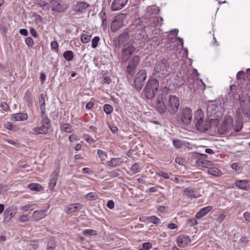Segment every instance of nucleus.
Here are the masks:
<instances>
[{
	"mask_svg": "<svg viewBox=\"0 0 250 250\" xmlns=\"http://www.w3.org/2000/svg\"><path fill=\"white\" fill-rule=\"evenodd\" d=\"M193 122L196 128L202 132L206 131L210 126L209 122L205 118L204 112L201 109L194 112Z\"/></svg>",
	"mask_w": 250,
	"mask_h": 250,
	"instance_id": "obj_1",
	"label": "nucleus"
},
{
	"mask_svg": "<svg viewBox=\"0 0 250 250\" xmlns=\"http://www.w3.org/2000/svg\"><path fill=\"white\" fill-rule=\"evenodd\" d=\"M170 74V67L168 60L163 59L158 61L154 67L153 75L156 77L165 78Z\"/></svg>",
	"mask_w": 250,
	"mask_h": 250,
	"instance_id": "obj_2",
	"label": "nucleus"
},
{
	"mask_svg": "<svg viewBox=\"0 0 250 250\" xmlns=\"http://www.w3.org/2000/svg\"><path fill=\"white\" fill-rule=\"evenodd\" d=\"M159 86V82L157 80H149L144 90L146 97L147 99H153L157 93Z\"/></svg>",
	"mask_w": 250,
	"mask_h": 250,
	"instance_id": "obj_3",
	"label": "nucleus"
},
{
	"mask_svg": "<svg viewBox=\"0 0 250 250\" xmlns=\"http://www.w3.org/2000/svg\"><path fill=\"white\" fill-rule=\"evenodd\" d=\"M179 105V98L175 95H170L167 103V111L170 114L174 115L178 110Z\"/></svg>",
	"mask_w": 250,
	"mask_h": 250,
	"instance_id": "obj_4",
	"label": "nucleus"
},
{
	"mask_svg": "<svg viewBox=\"0 0 250 250\" xmlns=\"http://www.w3.org/2000/svg\"><path fill=\"white\" fill-rule=\"evenodd\" d=\"M180 120L185 125H189L192 121V110L189 107L183 108L180 114Z\"/></svg>",
	"mask_w": 250,
	"mask_h": 250,
	"instance_id": "obj_5",
	"label": "nucleus"
},
{
	"mask_svg": "<svg viewBox=\"0 0 250 250\" xmlns=\"http://www.w3.org/2000/svg\"><path fill=\"white\" fill-rule=\"evenodd\" d=\"M134 38L139 45L142 47L149 41V38L146 31L143 29L136 31Z\"/></svg>",
	"mask_w": 250,
	"mask_h": 250,
	"instance_id": "obj_6",
	"label": "nucleus"
},
{
	"mask_svg": "<svg viewBox=\"0 0 250 250\" xmlns=\"http://www.w3.org/2000/svg\"><path fill=\"white\" fill-rule=\"evenodd\" d=\"M146 78V73L145 70L142 69L137 73L134 83L136 89L138 91L142 89L144 83L145 81Z\"/></svg>",
	"mask_w": 250,
	"mask_h": 250,
	"instance_id": "obj_7",
	"label": "nucleus"
},
{
	"mask_svg": "<svg viewBox=\"0 0 250 250\" xmlns=\"http://www.w3.org/2000/svg\"><path fill=\"white\" fill-rule=\"evenodd\" d=\"M140 62V57L138 55H135L129 60L127 68V72L130 75H133L134 74L135 70L137 67Z\"/></svg>",
	"mask_w": 250,
	"mask_h": 250,
	"instance_id": "obj_8",
	"label": "nucleus"
},
{
	"mask_svg": "<svg viewBox=\"0 0 250 250\" xmlns=\"http://www.w3.org/2000/svg\"><path fill=\"white\" fill-rule=\"evenodd\" d=\"M165 96L163 94H159L156 101V109L160 113H164L167 111V105H165L164 99Z\"/></svg>",
	"mask_w": 250,
	"mask_h": 250,
	"instance_id": "obj_9",
	"label": "nucleus"
},
{
	"mask_svg": "<svg viewBox=\"0 0 250 250\" xmlns=\"http://www.w3.org/2000/svg\"><path fill=\"white\" fill-rule=\"evenodd\" d=\"M219 107L214 104H208L207 108L208 115L212 117L213 119L220 117L221 115V112L219 111Z\"/></svg>",
	"mask_w": 250,
	"mask_h": 250,
	"instance_id": "obj_10",
	"label": "nucleus"
},
{
	"mask_svg": "<svg viewBox=\"0 0 250 250\" xmlns=\"http://www.w3.org/2000/svg\"><path fill=\"white\" fill-rule=\"evenodd\" d=\"M135 50L136 48L132 45L123 48L122 51V61L126 62Z\"/></svg>",
	"mask_w": 250,
	"mask_h": 250,
	"instance_id": "obj_11",
	"label": "nucleus"
},
{
	"mask_svg": "<svg viewBox=\"0 0 250 250\" xmlns=\"http://www.w3.org/2000/svg\"><path fill=\"white\" fill-rule=\"evenodd\" d=\"M128 2V0H114L111 4L112 11H116L123 9L125 7Z\"/></svg>",
	"mask_w": 250,
	"mask_h": 250,
	"instance_id": "obj_12",
	"label": "nucleus"
},
{
	"mask_svg": "<svg viewBox=\"0 0 250 250\" xmlns=\"http://www.w3.org/2000/svg\"><path fill=\"white\" fill-rule=\"evenodd\" d=\"M191 241L190 238L188 235H181L176 238V242L180 247H186Z\"/></svg>",
	"mask_w": 250,
	"mask_h": 250,
	"instance_id": "obj_13",
	"label": "nucleus"
},
{
	"mask_svg": "<svg viewBox=\"0 0 250 250\" xmlns=\"http://www.w3.org/2000/svg\"><path fill=\"white\" fill-rule=\"evenodd\" d=\"M28 119V115L24 113H17L10 115V119L12 122L23 121Z\"/></svg>",
	"mask_w": 250,
	"mask_h": 250,
	"instance_id": "obj_14",
	"label": "nucleus"
},
{
	"mask_svg": "<svg viewBox=\"0 0 250 250\" xmlns=\"http://www.w3.org/2000/svg\"><path fill=\"white\" fill-rule=\"evenodd\" d=\"M130 38L129 31L128 29H125L124 32L119 36V43L124 45L126 44Z\"/></svg>",
	"mask_w": 250,
	"mask_h": 250,
	"instance_id": "obj_15",
	"label": "nucleus"
},
{
	"mask_svg": "<svg viewBox=\"0 0 250 250\" xmlns=\"http://www.w3.org/2000/svg\"><path fill=\"white\" fill-rule=\"evenodd\" d=\"M235 184L238 188L242 189L249 190L250 189V181L246 180H237Z\"/></svg>",
	"mask_w": 250,
	"mask_h": 250,
	"instance_id": "obj_16",
	"label": "nucleus"
},
{
	"mask_svg": "<svg viewBox=\"0 0 250 250\" xmlns=\"http://www.w3.org/2000/svg\"><path fill=\"white\" fill-rule=\"evenodd\" d=\"M183 194L188 197L198 198L199 194L193 188H187L184 189Z\"/></svg>",
	"mask_w": 250,
	"mask_h": 250,
	"instance_id": "obj_17",
	"label": "nucleus"
},
{
	"mask_svg": "<svg viewBox=\"0 0 250 250\" xmlns=\"http://www.w3.org/2000/svg\"><path fill=\"white\" fill-rule=\"evenodd\" d=\"M212 209V206H207L202 208L196 214L195 218L200 219L205 216Z\"/></svg>",
	"mask_w": 250,
	"mask_h": 250,
	"instance_id": "obj_18",
	"label": "nucleus"
},
{
	"mask_svg": "<svg viewBox=\"0 0 250 250\" xmlns=\"http://www.w3.org/2000/svg\"><path fill=\"white\" fill-rule=\"evenodd\" d=\"M50 5L51 6L52 10L57 12H62L64 9L57 0H52L50 1Z\"/></svg>",
	"mask_w": 250,
	"mask_h": 250,
	"instance_id": "obj_19",
	"label": "nucleus"
},
{
	"mask_svg": "<svg viewBox=\"0 0 250 250\" xmlns=\"http://www.w3.org/2000/svg\"><path fill=\"white\" fill-rule=\"evenodd\" d=\"M46 209L36 210L33 212L32 217L36 221H38L46 216Z\"/></svg>",
	"mask_w": 250,
	"mask_h": 250,
	"instance_id": "obj_20",
	"label": "nucleus"
},
{
	"mask_svg": "<svg viewBox=\"0 0 250 250\" xmlns=\"http://www.w3.org/2000/svg\"><path fill=\"white\" fill-rule=\"evenodd\" d=\"M123 26V21L115 19L111 24V30L113 32L118 31Z\"/></svg>",
	"mask_w": 250,
	"mask_h": 250,
	"instance_id": "obj_21",
	"label": "nucleus"
},
{
	"mask_svg": "<svg viewBox=\"0 0 250 250\" xmlns=\"http://www.w3.org/2000/svg\"><path fill=\"white\" fill-rule=\"evenodd\" d=\"M89 5L85 2H80L77 3L74 7V10L78 12H83L85 11Z\"/></svg>",
	"mask_w": 250,
	"mask_h": 250,
	"instance_id": "obj_22",
	"label": "nucleus"
},
{
	"mask_svg": "<svg viewBox=\"0 0 250 250\" xmlns=\"http://www.w3.org/2000/svg\"><path fill=\"white\" fill-rule=\"evenodd\" d=\"M123 162L120 158H112L110 161L107 162V164L109 167H115L120 166Z\"/></svg>",
	"mask_w": 250,
	"mask_h": 250,
	"instance_id": "obj_23",
	"label": "nucleus"
},
{
	"mask_svg": "<svg viewBox=\"0 0 250 250\" xmlns=\"http://www.w3.org/2000/svg\"><path fill=\"white\" fill-rule=\"evenodd\" d=\"M42 114V125H45V127H47L48 129L50 128L51 127V123L50 120L48 118L45 113V111L44 112H41Z\"/></svg>",
	"mask_w": 250,
	"mask_h": 250,
	"instance_id": "obj_24",
	"label": "nucleus"
},
{
	"mask_svg": "<svg viewBox=\"0 0 250 250\" xmlns=\"http://www.w3.org/2000/svg\"><path fill=\"white\" fill-rule=\"evenodd\" d=\"M48 129L45 127V125H42L36 127L33 129V133L36 135H39L41 134H46L48 131Z\"/></svg>",
	"mask_w": 250,
	"mask_h": 250,
	"instance_id": "obj_25",
	"label": "nucleus"
},
{
	"mask_svg": "<svg viewBox=\"0 0 250 250\" xmlns=\"http://www.w3.org/2000/svg\"><path fill=\"white\" fill-rule=\"evenodd\" d=\"M80 209V204H71L66 208L65 212L69 214Z\"/></svg>",
	"mask_w": 250,
	"mask_h": 250,
	"instance_id": "obj_26",
	"label": "nucleus"
},
{
	"mask_svg": "<svg viewBox=\"0 0 250 250\" xmlns=\"http://www.w3.org/2000/svg\"><path fill=\"white\" fill-rule=\"evenodd\" d=\"M39 101L40 104L41 112L45 111V97L43 94H41L39 96Z\"/></svg>",
	"mask_w": 250,
	"mask_h": 250,
	"instance_id": "obj_27",
	"label": "nucleus"
},
{
	"mask_svg": "<svg viewBox=\"0 0 250 250\" xmlns=\"http://www.w3.org/2000/svg\"><path fill=\"white\" fill-rule=\"evenodd\" d=\"M60 128L62 131L66 133H71L72 131V126L68 123H64L61 125Z\"/></svg>",
	"mask_w": 250,
	"mask_h": 250,
	"instance_id": "obj_28",
	"label": "nucleus"
},
{
	"mask_svg": "<svg viewBox=\"0 0 250 250\" xmlns=\"http://www.w3.org/2000/svg\"><path fill=\"white\" fill-rule=\"evenodd\" d=\"M60 173V167L59 166H56L55 169L53 172L52 174L50 175V180L54 181L57 183V181L58 178V175Z\"/></svg>",
	"mask_w": 250,
	"mask_h": 250,
	"instance_id": "obj_29",
	"label": "nucleus"
},
{
	"mask_svg": "<svg viewBox=\"0 0 250 250\" xmlns=\"http://www.w3.org/2000/svg\"><path fill=\"white\" fill-rule=\"evenodd\" d=\"M63 56L67 61H71L73 59L74 53L71 50H67L64 52Z\"/></svg>",
	"mask_w": 250,
	"mask_h": 250,
	"instance_id": "obj_30",
	"label": "nucleus"
},
{
	"mask_svg": "<svg viewBox=\"0 0 250 250\" xmlns=\"http://www.w3.org/2000/svg\"><path fill=\"white\" fill-rule=\"evenodd\" d=\"M208 174L215 176H219L221 175V171L219 169L215 167L210 168L208 170Z\"/></svg>",
	"mask_w": 250,
	"mask_h": 250,
	"instance_id": "obj_31",
	"label": "nucleus"
},
{
	"mask_svg": "<svg viewBox=\"0 0 250 250\" xmlns=\"http://www.w3.org/2000/svg\"><path fill=\"white\" fill-rule=\"evenodd\" d=\"M146 221L150 223L158 225L160 222V220L159 218L155 216H151L146 218Z\"/></svg>",
	"mask_w": 250,
	"mask_h": 250,
	"instance_id": "obj_32",
	"label": "nucleus"
},
{
	"mask_svg": "<svg viewBox=\"0 0 250 250\" xmlns=\"http://www.w3.org/2000/svg\"><path fill=\"white\" fill-rule=\"evenodd\" d=\"M196 163L199 166L207 167L210 165V162L206 160L199 159L196 161Z\"/></svg>",
	"mask_w": 250,
	"mask_h": 250,
	"instance_id": "obj_33",
	"label": "nucleus"
},
{
	"mask_svg": "<svg viewBox=\"0 0 250 250\" xmlns=\"http://www.w3.org/2000/svg\"><path fill=\"white\" fill-rule=\"evenodd\" d=\"M85 198L88 201H94L98 199V196L95 192H89L85 195Z\"/></svg>",
	"mask_w": 250,
	"mask_h": 250,
	"instance_id": "obj_34",
	"label": "nucleus"
},
{
	"mask_svg": "<svg viewBox=\"0 0 250 250\" xmlns=\"http://www.w3.org/2000/svg\"><path fill=\"white\" fill-rule=\"evenodd\" d=\"M243 123L241 120H236L235 124L233 125L234 129L236 132H239L243 127Z\"/></svg>",
	"mask_w": 250,
	"mask_h": 250,
	"instance_id": "obj_35",
	"label": "nucleus"
},
{
	"mask_svg": "<svg viewBox=\"0 0 250 250\" xmlns=\"http://www.w3.org/2000/svg\"><path fill=\"white\" fill-rule=\"evenodd\" d=\"M100 17L102 19V27L103 29H105L107 26V20L105 13L104 12H101L100 13Z\"/></svg>",
	"mask_w": 250,
	"mask_h": 250,
	"instance_id": "obj_36",
	"label": "nucleus"
},
{
	"mask_svg": "<svg viewBox=\"0 0 250 250\" xmlns=\"http://www.w3.org/2000/svg\"><path fill=\"white\" fill-rule=\"evenodd\" d=\"M56 246V242L53 240H50L47 244V250H55Z\"/></svg>",
	"mask_w": 250,
	"mask_h": 250,
	"instance_id": "obj_37",
	"label": "nucleus"
},
{
	"mask_svg": "<svg viewBox=\"0 0 250 250\" xmlns=\"http://www.w3.org/2000/svg\"><path fill=\"white\" fill-rule=\"evenodd\" d=\"M42 191L43 190V188L39 184L32 183V191Z\"/></svg>",
	"mask_w": 250,
	"mask_h": 250,
	"instance_id": "obj_38",
	"label": "nucleus"
},
{
	"mask_svg": "<svg viewBox=\"0 0 250 250\" xmlns=\"http://www.w3.org/2000/svg\"><path fill=\"white\" fill-rule=\"evenodd\" d=\"M83 234L85 236H93L97 234L96 231L93 229H85L83 231Z\"/></svg>",
	"mask_w": 250,
	"mask_h": 250,
	"instance_id": "obj_39",
	"label": "nucleus"
},
{
	"mask_svg": "<svg viewBox=\"0 0 250 250\" xmlns=\"http://www.w3.org/2000/svg\"><path fill=\"white\" fill-rule=\"evenodd\" d=\"M91 37V35H88L85 34H83L81 37V41L84 43H87L90 40Z\"/></svg>",
	"mask_w": 250,
	"mask_h": 250,
	"instance_id": "obj_40",
	"label": "nucleus"
},
{
	"mask_svg": "<svg viewBox=\"0 0 250 250\" xmlns=\"http://www.w3.org/2000/svg\"><path fill=\"white\" fill-rule=\"evenodd\" d=\"M130 170L134 173H136L140 171L141 168L139 167V165L137 163L134 164L130 168Z\"/></svg>",
	"mask_w": 250,
	"mask_h": 250,
	"instance_id": "obj_41",
	"label": "nucleus"
},
{
	"mask_svg": "<svg viewBox=\"0 0 250 250\" xmlns=\"http://www.w3.org/2000/svg\"><path fill=\"white\" fill-rule=\"evenodd\" d=\"M3 126L5 128L10 130H12L16 128V125H13L9 122H6L4 123Z\"/></svg>",
	"mask_w": 250,
	"mask_h": 250,
	"instance_id": "obj_42",
	"label": "nucleus"
},
{
	"mask_svg": "<svg viewBox=\"0 0 250 250\" xmlns=\"http://www.w3.org/2000/svg\"><path fill=\"white\" fill-rule=\"evenodd\" d=\"M104 110L106 114H109L112 112L113 108L110 105L108 104H105L104 106Z\"/></svg>",
	"mask_w": 250,
	"mask_h": 250,
	"instance_id": "obj_43",
	"label": "nucleus"
},
{
	"mask_svg": "<svg viewBox=\"0 0 250 250\" xmlns=\"http://www.w3.org/2000/svg\"><path fill=\"white\" fill-rule=\"evenodd\" d=\"M100 41V38L98 36H96L94 37L92 39V47L93 48H96L98 44V42Z\"/></svg>",
	"mask_w": 250,
	"mask_h": 250,
	"instance_id": "obj_44",
	"label": "nucleus"
},
{
	"mask_svg": "<svg viewBox=\"0 0 250 250\" xmlns=\"http://www.w3.org/2000/svg\"><path fill=\"white\" fill-rule=\"evenodd\" d=\"M173 144L176 148H181L183 145L182 142L177 139L173 141Z\"/></svg>",
	"mask_w": 250,
	"mask_h": 250,
	"instance_id": "obj_45",
	"label": "nucleus"
},
{
	"mask_svg": "<svg viewBox=\"0 0 250 250\" xmlns=\"http://www.w3.org/2000/svg\"><path fill=\"white\" fill-rule=\"evenodd\" d=\"M5 217H9V219L14 217V214L11 209H6L4 212Z\"/></svg>",
	"mask_w": 250,
	"mask_h": 250,
	"instance_id": "obj_46",
	"label": "nucleus"
},
{
	"mask_svg": "<svg viewBox=\"0 0 250 250\" xmlns=\"http://www.w3.org/2000/svg\"><path fill=\"white\" fill-rule=\"evenodd\" d=\"M97 153L102 160H104L105 157H106L107 156V153L105 151H103L100 149L98 150Z\"/></svg>",
	"mask_w": 250,
	"mask_h": 250,
	"instance_id": "obj_47",
	"label": "nucleus"
},
{
	"mask_svg": "<svg viewBox=\"0 0 250 250\" xmlns=\"http://www.w3.org/2000/svg\"><path fill=\"white\" fill-rule=\"evenodd\" d=\"M157 174L158 176L162 177L166 179H168L169 178V175L167 173L163 171H159L157 173Z\"/></svg>",
	"mask_w": 250,
	"mask_h": 250,
	"instance_id": "obj_48",
	"label": "nucleus"
},
{
	"mask_svg": "<svg viewBox=\"0 0 250 250\" xmlns=\"http://www.w3.org/2000/svg\"><path fill=\"white\" fill-rule=\"evenodd\" d=\"M51 47L52 49L54 50L56 52L58 51V43L56 41H52L51 42Z\"/></svg>",
	"mask_w": 250,
	"mask_h": 250,
	"instance_id": "obj_49",
	"label": "nucleus"
},
{
	"mask_svg": "<svg viewBox=\"0 0 250 250\" xmlns=\"http://www.w3.org/2000/svg\"><path fill=\"white\" fill-rule=\"evenodd\" d=\"M35 4H38L41 7L44 6L46 5V3L41 0H32V2Z\"/></svg>",
	"mask_w": 250,
	"mask_h": 250,
	"instance_id": "obj_50",
	"label": "nucleus"
},
{
	"mask_svg": "<svg viewBox=\"0 0 250 250\" xmlns=\"http://www.w3.org/2000/svg\"><path fill=\"white\" fill-rule=\"evenodd\" d=\"M0 107L5 111H7L9 109V107L8 104L5 102H2L0 104Z\"/></svg>",
	"mask_w": 250,
	"mask_h": 250,
	"instance_id": "obj_51",
	"label": "nucleus"
},
{
	"mask_svg": "<svg viewBox=\"0 0 250 250\" xmlns=\"http://www.w3.org/2000/svg\"><path fill=\"white\" fill-rule=\"evenodd\" d=\"M175 162H176V163L181 166H184L185 163V161L184 160V159L180 157L176 158Z\"/></svg>",
	"mask_w": 250,
	"mask_h": 250,
	"instance_id": "obj_52",
	"label": "nucleus"
},
{
	"mask_svg": "<svg viewBox=\"0 0 250 250\" xmlns=\"http://www.w3.org/2000/svg\"><path fill=\"white\" fill-rule=\"evenodd\" d=\"M150 11H153L152 14H156L159 12V9L158 7L155 6H153L151 7L148 8L147 9V11L150 12Z\"/></svg>",
	"mask_w": 250,
	"mask_h": 250,
	"instance_id": "obj_53",
	"label": "nucleus"
},
{
	"mask_svg": "<svg viewBox=\"0 0 250 250\" xmlns=\"http://www.w3.org/2000/svg\"><path fill=\"white\" fill-rule=\"evenodd\" d=\"M29 219V216L26 214H23L19 217V220L21 222H25Z\"/></svg>",
	"mask_w": 250,
	"mask_h": 250,
	"instance_id": "obj_54",
	"label": "nucleus"
},
{
	"mask_svg": "<svg viewBox=\"0 0 250 250\" xmlns=\"http://www.w3.org/2000/svg\"><path fill=\"white\" fill-rule=\"evenodd\" d=\"M32 17L35 18L36 21L37 23H39V22H41V21H42V18L41 17V16L40 15H38L36 13H34L32 15Z\"/></svg>",
	"mask_w": 250,
	"mask_h": 250,
	"instance_id": "obj_55",
	"label": "nucleus"
},
{
	"mask_svg": "<svg viewBox=\"0 0 250 250\" xmlns=\"http://www.w3.org/2000/svg\"><path fill=\"white\" fill-rule=\"evenodd\" d=\"M244 76V72L243 71H240L238 72L236 75V78L237 80H241L243 78Z\"/></svg>",
	"mask_w": 250,
	"mask_h": 250,
	"instance_id": "obj_56",
	"label": "nucleus"
},
{
	"mask_svg": "<svg viewBox=\"0 0 250 250\" xmlns=\"http://www.w3.org/2000/svg\"><path fill=\"white\" fill-rule=\"evenodd\" d=\"M107 207L110 209H113L114 207V202L112 200H109L106 204Z\"/></svg>",
	"mask_w": 250,
	"mask_h": 250,
	"instance_id": "obj_57",
	"label": "nucleus"
},
{
	"mask_svg": "<svg viewBox=\"0 0 250 250\" xmlns=\"http://www.w3.org/2000/svg\"><path fill=\"white\" fill-rule=\"evenodd\" d=\"M231 168L234 170H239L240 168V165L238 163H234L231 164Z\"/></svg>",
	"mask_w": 250,
	"mask_h": 250,
	"instance_id": "obj_58",
	"label": "nucleus"
},
{
	"mask_svg": "<svg viewBox=\"0 0 250 250\" xmlns=\"http://www.w3.org/2000/svg\"><path fill=\"white\" fill-rule=\"evenodd\" d=\"M167 228L170 229H174L177 228V226L176 224L171 223H169L167 225Z\"/></svg>",
	"mask_w": 250,
	"mask_h": 250,
	"instance_id": "obj_59",
	"label": "nucleus"
},
{
	"mask_svg": "<svg viewBox=\"0 0 250 250\" xmlns=\"http://www.w3.org/2000/svg\"><path fill=\"white\" fill-rule=\"evenodd\" d=\"M56 185V182L55 181H53L51 180H49V187L50 188V189H53L54 187H55Z\"/></svg>",
	"mask_w": 250,
	"mask_h": 250,
	"instance_id": "obj_60",
	"label": "nucleus"
},
{
	"mask_svg": "<svg viewBox=\"0 0 250 250\" xmlns=\"http://www.w3.org/2000/svg\"><path fill=\"white\" fill-rule=\"evenodd\" d=\"M163 18L162 17H156V18H155L154 19V21L155 22H157V25H161L162 23H163Z\"/></svg>",
	"mask_w": 250,
	"mask_h": 250,
	"instance_id": "obj_61",
	"label": "nucleus"
},
{
	"mask_svg": "<svg viewBox=\"0 0 250 250\" xmlns=\"http://www.w3.org/2000/svg\"><path fill=\"white\" fill-rule=\"evenodd\" d=\"M143 248L145 250H149L151 248V245L149 243H144L143 245Z\"/></svg>",
	"mask_w": 250,
	"mask_h": 250,
	"instance_id": "obj_62",
	"label": "nucleus"
},
{
	"mask_svg": "<svg viewBox=\"0 0 250 250\" xmlns=\"http://www.w3.org/2000/svg\"><path fill=\"white\" fill-rule=\"evenodd\" d=\"M19 32L21 35H24L25 36H27L28 34V31L26 29H21L20 30Z\"/></svg>",
	"mask_w": 250,
	"mask_h": 250,
	"instance_id": "obj_63",
	"label": "nucleus"
},
{
	"mask_svg": "<svg viewBox=\"0 0 250 250\" xmlns=\"http://www.w3.org/2000/svg\"><path fill=\"white\" fill-rule=\"evenodd\" d=\"M244 217L246 220L250 222V213L249 212H246L244 213Z\"/></svg>",
	"mask_w": 250,
	"mask_h": 250,
	"instance_id": "obj_64",
	"label": "nucleus"
}]
</instances>
